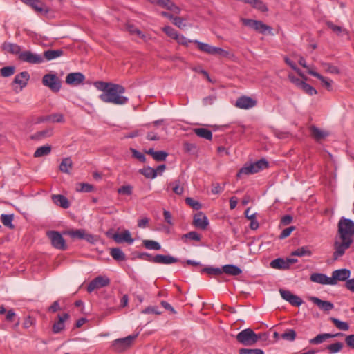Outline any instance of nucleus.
<instances>
[{"instance_id":"nucleus-1","label":"nucleus","mask_w":354,"mask_h":354,"mask_svg":"<svg viewBox=\"0 0 354 354\" xmlns=\"http://www.w3.org/2000/svg\"><path fill=\"white\" fill-rule=\"evenodd\" d=\"M125 88L118 84L113 83L106 93H102L99 98L103 102L110 103L115 105H124L129 102V98L124 96Z\"/></svg>"},{"instance_id":"nucleus-2","label":"nucleus","mask_w":354,"mask_h":354,"mask_svg":"<svg viewBox=\"0 0 354 354\" xmlns=\"http://www.w3.org/2000/svg\"><path fill=\"white\" fill-rule=\"evenodd\" d=\"M338 234L339 239H352L354 237V222L344 217L341 218L338 222Z\"/></svg>"},{"instance_id":"nucleus-3","label":"nucleus","mask_w":354,"mask_h":354,"mask_svg":"<svg viewBox=\"0 0 354 354\" xmlns=\"http://www.w3.org/2000/svg\"><path fill=\"white\" fill-rule=\"evenodd\" d=\"M265 334H256L251 328H246L239 333L236 340L244 346H250L256 344Z\"/></svg>"},{"instance_id":"nucleus-4","label":"nucleus","mask_w":354,"mask_h":354,"mask_svg":"<svg viewBox=\"0 0 354 354\" xmlns=\"http://www.w3.org/2000/svg\"><path fill=\"white\" fill-rule=\"evenodd\" d=\"M268 167V161L262 158L254 163L243 167L237 173V178H240L243 175L252 174L266 169Z\"/></svg>"},{"instance_id":"nucleus-5","label":"nucleus","mask_w":354,"mask_h":354,"mask_svg":"<svg viewBox=\"0 0 354 354\" xmlns=\"http://www.w3.org/2000/svg\"><path fill=\"white\" fill-rule=\"evenodd\" d=\"M241 21L243 25L249 27L261 34L272 33V28L261 21L241 18Z\"/></svg>"},{"instance_id":"nucleus-6","label":"nucleus","mask_w":354,"mask_h":354,"mask_svg":"<svg viewBox=\"0 0 354 354\" xmlns=\"http://www.w3.org/2000/svg\"><path fill=\"white\" fill-rule=\"evenodd\" d=\"M193 43L197 45L198 48L201 51L211 55H220L221 57H225L229 55V53L227 50L220 47L213 46L198 40H194Z\"/></svg>"},{"instance_id":"nucleus-7","label":"nucleus","mask_w":354,"mask_h":354,"mask_svg":"<svg viewBox=\"0 0 354 354\" xmlns=\"http://www.w3.org/2000/svg\"><path fill=\"white\" fill-rule=\"evenodd\" d=\"M138 335H129L124 338L117 339L112 342V349L117 353H122L129 348Z\"/></svg>"},{"instance_id":"nucleus-8","label":"nucleus","mask_w":354,"mask_h":354,"mask_svg":"<svg viewBox=\"0 0 354 354\" xmlns=\"http://www.w3.org/2000/svg\"><path fill=\"white\" fill-rule=\"evenodd\" d=\"M42 84L53 92L57 93L62 87V82L56 74L47 73L42 78Z\"/></svg>"},{"instance_id":"nucleus-9","label":"nucleus","mask_w":354,"mask_h":354,"mask_svg":"<svg viewBox=\"0 0 354 354\" xmlns=\"http://www.w3.org/2000/svg\"><path fill=\"white\" fill-rule=\"evenodd\" d=\"M353 242V241L352 239H340V241L336 239L334 243L335 252L333 253V259L337 260L339 257L343 256L345 251L350 248Z\"/></svg>"},{"instance_id":"nucleus-10","label":"nucleus","mask_w":354,"mask_h":354,"mask_svg":"<svg viewBox=\"0 0 354 354\" xmlns=\"http://www.w3.org/2000/svg\"><path fill=\"white\" fill-rule=\"evenodd\" d=\"M18 59L21 62L32 64H41L44 61L43 57L41 55L33 53L30 50L21 52L19 55Z\"/></svg>"},{"instance_id":"nucleus-11","label":"nucleus","mask_w":354,"mask_h":354,"mask_svg":"<svg viewBox=\"0 0 354 354\" xmlns=\"http://www.w3.org/2000/svg\"><path fill=\"white\" fill-rule=\"evenodd\" d=\"M48 236L53 247L57 249L65 250L67 248L65 240L60 233L56 231L48 232Z\"/></svg>"},{"instance_id":"nucleus-12","label":"nucleus","mask_w":354,"mask_h":354,"mask_svg":"<svg viewBox=\"0 0 354 354\" xmlns=\"http://www.w3.org/2000/svg\"><path fill=\"white\" fill-rule=\"evenodd\" d=\"M110 284V279L104 276H97L93 279L87 286V291L92 292L95 289L107 286Z\"/></svg>"},{"instance_id":"nucleus-13","label":"nucleus","mask_w":354,"mask_h":354,"mask_svg":"<svg viewBox=\"0 0 354 354\" xmlns=\"http://www.w3.org/2000/svg\"><path fill=\"white\" fill-rule=\"evenodd\" d=\"M351 275V271L348 269L343 268L336 270L332 272L330 282L332 285H335L338 281H344L348 280Z\"/></svg>"},{"instance_id":"nucleus-14","label":"nucleus","mask_w":354,"mask_h":354,"mask_svg":"<svg viewBox=\"0 0 354 354\" xmlns=\"http://www.w3.org/2000/svg\"><path fill=\"white\" fill-rule=\"evenodd\" d=\"M257 105V101L253 98L243 95L239 97L235 103V106L241 109H249Z\"/></svg>"},{"instance_id":"nucleus-15","label":"nucleus","mask_w":354,"mask_h":354,"mask_svg":"<svg viewBox=\"0 0 354 354\" xmlns=\"http://www.w3.org/2000/svg\"><path fill=\"white\" fill-rule=\"evenodd\" d=\"M24 3L31 7L37 12L46 14L49 12V9L45 4L39 0H20Z\"/></svg>"},{"instance_id":"nucleus-16","label":"nucleus","mask_w":354,"mask_h":354,"mask_svg":"<svg viewBox=\"0 0 354 354\" xmlns=\"http://www.w3.org/2000/svg\"><path fill=\"white\" fill-rule=\"evenodd\" d=\"M193 225L196 228L205 230L209 225L207 217L202 212H198L194 216Z\"/></svg>"},{"instance_id":"nucleus-17","label":"nucleus","mask_w":354,"mask_h":354,"mask_svg":"<svg viewBox=\"0 0 354 354\" xmlns=\"http://www.w3.org/2000/svg\"><path fill=\"white\" fill-rule=\"evenodd\" d=\"M85 76L80 72L71 73L66 77V83L69 85L77 86L84 82Z\"/></svg>"},{"instance_id":"nucleus-18","label":"nucleus","mask_w":354,"mask_h":354,"mask_svg":"<svg viewBox=\"0 0 354 354\" xmlns=\"http://www.w3.org/2000/svg\"><path fill=\"white\" fill-rule=\"evenodd\" d=\"M310 300L317 306L321 310L328 312L333 309L334 305L332 302L328 301H324L316 297H310Z\"/></svg>"},{"instance_id":"nucleus-19","label":"nucleus","mask_w":354,"mask_h":354,"mask_svg":"<svg viewBox=\"0 0 354 354\" xmlns=\"http://www.w3.org/2000/svg\"><path fill=\"white\" fill-rule=\"evenodd\" d=\"M179 260L170 255L156 254L154 256L153 263L169 265L178 262Z\"/></svg>"},{"instance_id":"nucleus-20","label":"nucleus","mask_w":354,"mask_h":354,"mask_svg":"<svg viewBox=\"0 0 354 354\" xmlns=\"http://www.w3.org/2000/svg\"><path fill=\"white\" fill-rule=\"evenodd\" d=\"M30 79V75L27 71H23L15 75L12 84H19L20 89L24 88Z\"/></svg>"},{"instance_id":"nucleus-21","label":"nucleus","mask_w":354,"mask_h":354,"mask_svg":"<svg viewBox=\"0 0 354 354\" xmlns=\"http://www.w3.org/2000/svg\"><path fill=\"white\" fill-rule=\"evenodd\" d=\"M113 239L117 243H122L126 242L129 244H131L133 242V239L131 238V234L128 230H124L122 233H115L113 236Z\"/></svg>"},{"instance_id":"nucleus-22","label":"nucleus","mask_w":354,"mask_h":354,"mask_svg":"<svg viewBox=\"0 0 354 354\" xmlns=\"http://www.w3.org/2000/svg\"><path fill=\"white\" fill-rule=\"evenodd\" d=\"M69 318L68 313H64L62 315H58V321L55 322L53 325V332L55 334L59 333L64 329V322Z\"/></svg>"},{"instance_id":"nucleus-23","label":"nucleus","mask_w":354,"mask_h":354,"mask_svg":"<svg viewBox=\"0 0 354 354\" xmlns=\"http://www.w3.org/2000/svg\"><path fill=\"white\" fill-rule=\"evenodd\" d=\"M310 279L315 283L332 285L330 282L331 277H328L324 274L313 273L310 275Z\"/></svg>"},{"instance_id":"nucleus-24","label":"nucleus","mask_w":354,"mask_h":354,"mask_svg":"<svg viewBox=\"0 0 354 354\" xmlns=\"http://www.w3.org/2000/svg\"><path fill=\"white\" fill-rule=\"evenodd\" d=\"M52 201L55 204L64 209H67L70 206V203L68 198L62 194H53L52 196Z\"/></svg>"},{"instance_id":"nucleus-25","label":"nucleus","mask_w":354,"mask_h":354,"mask_svg":"<svg viewBox=\"0 0 354 354\" xmlns=\"http://www.w3.org/2000/svg\"><path fill=\"white\" fill-rule=\"evenodd\" d=\"M2 49L12 55H19L21 52V46L18 44L4 42L2 45Z\"/></svg>"},{"instance_id":"nucleus-26","label":"nucleus","mask_w":354,"mask_h":354,"mask_svg":"<svg viewBox=\"0 0 354 354\" xmlns=\"http://www.w3.org/2000/svg\"><path fill=\"white\" fill-rule=\"evenodd\" d=\"M308 73L313 77L318 78L328 91H330L332 89V80L324 77L313 70H308Z\"/></svg>"},{"instance_id":"nucleus-27","label":"nucleus","mask_w":354,"mask_h":354,"mask_svg":"<svg viewBox=\"0 0 354 354\" xmlns=\"http://www.w3.org/2000/svg\"><path fill=\"white\" fill-rule=\"evenodd\" d=\"M64 55V50L62 49H49L44 52V57L47 61H50Z\"/></svg>"},{"instance_id":"nucleus-28","label":"nucleus","mask_w":354,"mask_h":354,"mask_svg":"<svg viewBox=\"0 0 354 354\" xmlns=\"http://www.w3.org/2000/svg\"><path fill=\"white\" fill-rule=\"evenodd\" d=\"M242 272V270L236 266L234 265H225L222 267V274L225 273L231 276H237Z\"/></svg>"},{"instance_id":"nucleus-29","label":"nucleus","mask_w":354,"mask_h":354,"mask_svg":"<svg viewBox=\"0 0 354 354\" xmlns=\"http://www.w3.org/2000/svg\"><path fill=\"white\" fill-rule=\"evenodd\" d=\"M270 266L274 269L286 270L288 269V262L282 258L274 259L270 263Z\"/></svg>"},{"instance_id":"nucleus-30","label":"nucleus","mask_w":354,"mask_h":354,"mask_svg":"<svg viewBox=\"0 0 354 354\" xmlns=\"http://www.w3.org/2000/svg\"><path fill=\"white\" fill-rule=\"evenodd\" d=\"M250 207L247 208L245 211L244 214L245 217L250 221V229L254 230H257L259 225L258 221L256 220V213L250 214Z\"/></svg>"},{"instance_id":"nucleus-31","label":"nucleus","mask_w":354,"mask_h":354,"mask_svg":"<svg viewBox=\"0 0 354 354\" xmlns=\"http://www.w3.org/2000/svg\"><path fill=\"white\" fill-rule=\"evenodd\" d=\"M52 147L50 145H46L37 149L34 153L35 158H39L48 155L51 151Z\"/></svg>"},{"instance_id":"nucleus-32","label":"nucleus","mask_w":354,"mask_h":354,"mask_svg":"<svg viewBox=\"0 0 354 354\" xmlns=\"http://www.w3.org/2000/svg\"><path fill=\"white\" fill-rule=\"evenodd\" d=\"M326 24L328 28L331 29L337 35H341L342 34L348 35V31L345 28L334 24L332 21H327Z\"/></svg>"},{"instance_id":"nucleus-33","label":"nucleus","mask_w":354,"mask_h":354,"mask_svg":"<svg viewBox=\"0 0 354 354\" xmlns=\"http://www.w3.org/2000/svg\"><path fill=\"white\" fill-rule=\"evenodd\" d=\"M110 254L113 258V259L118 261H122L126 259L124 253L119 248H112L111 250Z\"/></svg>"},{"instance_id":"nucleus-34","label":"nucleus","mask_w":354,"mask_h":354,"mask_svg":"<svg viewBox=\"0 0 354 354\" xmlns=\"http://www.w3.org/2000/svg\"><path fill=\"white\" fill-rule=\"evenodd\" d=\"M201 239V235L196 232L192 231L187 234H183L181 236V240L184 243H187L188 240H192L196 241H200Z\"/></svg>"},{"instance_id":"nucleus-35","label":"nucleus","mask_w":354,"mask_h":354,"mask_svg":"<svg viewBox=\"0 0 354 354\" xmlns=\"http://www.w3.org/2000/svg\"><path fill=\"white\" fill-rule=\"evenodd\" d=\"M73 162L70 158H65L62 160L60 165L59 170L62 172L68 174L69 170L72 168Z\"/></svg>"},{"instance_id":"nucleus-36","label":"nucleus","mask_w":354,"mask_h":354,"mask_svg":"<svg viewBox=\"0 0 354 354\" xmlns=\"http://www.w3.org/2000/svg\"><path fill=\"white\" fill-rule=\"evenodd\" d=\"M139 172L147 178L153 179L157 176V170H155V169L150 167L141 169L139 170Z\"/></svg>"},{"instance_id":"nucleus-37","label":"nucleus","mask_w":354,"mask_h":354,"mask_svg":"<svg viewBox=\"0 0 354 354\" xmlns=\"http://www.w3.org/2000/svg\"><path fill=\"white\" fill-rule=\"evenodd\" d=\"M312 254L311 250L309 249L308 246H304L299 248L296 250L293 251L291 253V255L292 256H298V257H304V256H308L310 257Z\"/></svg>"},{"instance_id":"nucleus-38","label":"nucleus","mask_w":354,"mask_h":354,"mask_svg":"<svg viewBox=\"0 0 354 354\" xmlns=\"http://www.w3.org/2000/svg\"><path fill=\"white\" fill-rule=\"evenodd\" d=\"M151 4L158 5L161 8H166L169 10L174 2L171 0H147Z\"/></svg>"},{"instance_id":"nucleus-39","label":"nucleus","mask_w":354,"mask_h":354,"mask_svg":"<svg viewBox=\"0 0 354 354\" xmlns=\"http://www.w3.org/2000/svg\"><path fill=\"white\" fill-rule=\"evenodd\" d=\"M330 320L339 330L343 331H348L349 330V324L347 322L340 321L339 319L335 317H330Z\"/></svg>"},{"instance_id":"nucleus-40","label":"nucleus","mask_w":354,"mask_h":354,"mask_svg":"<svg viewBox=\"0 0 354 354\" xmlns=\"http://www.w3.org/2000/svg\"><path fill=\"white\" fill-rule=\"evenodd\" d=\"M168 186L172 187L173 192L177 195H181L184 192V188L181 186V183L179 179L169 183Z\"/></svg>"},{"instance_id":"nucleus-41","label":"nucleus","mask_w":354,"mask_h":354,"mask_svg":"<svg viewBox=\"0 0 354 354\" xmlns=\"http://www.w3.org/2000/svg\"><path fill=\"white\" fill-rule=\"evenodd\" d=\"M329 338H330V333L319 334L315 337L310 339L309 343L310 344H319Z\"/></svg>"},{"instance_id":"nucleus-42","label":"nucleus","mask_w":354,"mask_h":354,"mask_svg":"<svg viewBox=\"0 0 354 354\" xmlns=\"http://www.w3.org/2000/svg\"><path fill=\"white\" fill-rule=\"evenodd\" d=\"M14 219L13 214H2L1 221L2 223L9 229H14L15 225L12 224Z\"/></svg>"},{"instance_id":"nucleus-43","label":"nucleus","mask_w":354,"mask_h":354,"mask_svg":"<svg viewBox=\"0 0 354 354\" xmlns=\"http://www.w3.org/2000/svg\"><path fill=\"white\" fill-rule=\"evenodd\" d=\"M143 245L149 250H159L161 249L160 243L153 240H144L142 241Z\"/></svg>"},{"instance_id":"nucleus-44","label":"nucleus","mask_w":354,"mask_h":354,"mask_svg":"<svg viewBox=\"0 0 354 354\" xmlns=\"http://www.w3.org/2000/svg\"><path fill=\"white\" fill-rule=\"evenodd\" d=\"M201 272H205L209 276H220L222 274V268L206 267L203 268Z\"/></svg>"},{"instance_id":"nucleus-45","label":"nucleus","mask_w":354,"mask_h":354,"mask_svg":"<svg viewBox=\"0 0 354 354\" xmlns=\"http://www.w3.org/2000/svg\"><path fill=\"white\" fill-rule=\"evenodd\" d=\"M297 333L293 329H287L281 335V337L286 341L292 342L295 339Z\"/></svg>"},{"instance_id":"nucleus-46","label":"nucleus","mask_w":354,"mask_h":354,"mask_svg":"<svg viewBox=\"0 0 354 354\" xmlns=\"http://www.w3.org/2000/svg\"><path fill=\"white\" fill-rule=\"evenodd\" d=\"M112 84L111 82L97 81L94 83V85L97 90L102 91V93H106Z\"/></svg>"},{"instance_id":"nucleus-47","label":"nucleus","mask_w":354,"mask_h":354,"mask_svg":"<svg viewBox=\"0 0 354 354\" xmlns=\"http://www.w3.org/2000/svg\"><path fill=\"white\" fill-rule=\"evenodd\" d=\"M85 234L86 231L84 229H77L75 230H69L67 232V234H68L71 238H76L78 239H83Z\"/></svg>"},{"instance_id":"nucleus-48","label":"nucleus","mask_w":354,"mask_h":354,"mask_svg":"<svg viewBox=\"0 0 354 354\" xmlns=\"http://www.w3.org/2000/svg\"><path fill=\"white\" fill-rule=\"evenodd\" d=\"M342 348L343 344L339 342L329 344L326 346V349L330 354L338 353L342 349Z\"/></svg>"},{"instance_id":"nucleus-49","label":"nucleus","mask_w":354,"mask_h":354,"mask_svg":"<svg viewBox=\"0 0 354 354\" xmlns=\"http://www.w3.org/2000/svg\"><path fill=\"white\" fill-rule=\"evenodd\" d=\"M126 29L131 35L136 34L140 38L145 37V35L142 31L138 29L133 24H127L126 25Z\"/></svg>"},{"instance_id":"nucleus-50","label":"nucleus","mask_w":354,"mask_h":354,"mask_svg":"<svg viewBox=\"0 0 354 354\" xmlns=\"http://www.w3.org/2000/svg\"><path fill=\"white\" fill-rule=\"evenodd\" d=\"M15 72V67L13 66H5L1 68L0 73L2 77H8L12 76Z\"/></svg>"},{"instance_id":"nucleus-51","label":"nucleus","mask_w":354,"mask_h":354,"mask_svg":"<svg viewBox=\"0 0 354 354\" xmlns=\"http://www.w3.org/2000/svg\"><path fill=\"white\" fill-rule=\"evenodd\" d=\"M300 89H301L304 93L309 95H314L317 93V90L314 87L306 83L305 82L301 84Z\"/></svg>"},{"instance_id":"nucleus-52","label":"nucleus","mask_w":354,"mask_h":354,"mask_svg":"<svg viewBox=\"0 0 354 354\" xmlns=\"http://www.w3.org/2000/svg\"><path fill=\"white\" fill-rule=\"evenodd\" d=\"M77 191L82 192H91L93 190V186L88 183H81L77 185Z\"/></svg>"},{"instance_id":"nucleus-53","label":"nucleus","mask_w":354,"mask_h":354,"mask_svg":"<svg viewBox=\"0 0 354 354\" xmlns=\"http://www.w3.org/2000/svg\"><path fill=\"white\" fill-rule=\"evenodd\" d=\"M251 6L262 12H265L268 10L266 4L261 0H255Z\"/></svg>"},{"instance_id":"nucleus-54","label":"nucleus","mask_w":354,"mask_h":354,"mask_svg":"<svg viewBox=\"0 0 354 354\" xmlns=\"http://www.w3.org/2000/svg\"><path fill=\"white\" fill-rule=\"evenodd\" d=\"M162 31L169 37L176 39L178 37V33L177 31L169 26H165L162 28Z\"/></svg>"},{"instance_id":"nucleus-55","label":"nucleus","mask_w":354,"mask_h":354,"mask_svg":"<svg viewBox=\"0 0 354 354\" xmlns=\"http://www.w3.org/2000/svg\"><path fill=\"white\" fill-rule=\"evenodd\" d=\"M185 203L194 210H198L202 207L201 204L198 201H195L190 197L185 198Z\"/></svg>"},{"instance_id":"nucleus-56","label":"nucleus","mask_w":354,"mask_h":354,"mask_svg":"<svg viewBox=\"0 0 354 354\" xmlns=\"http://www.w3.org/2000/svg\"><path fill=\"white\" fill-rule=\"evenodd\" d=\"M153 127H161L160 130L167 131L169 130V124L166 123V121L163 119L154 121L151 123Z\"/></svg>"},{"instance_id":"nucleus-57","label":"nucleus","mask_w":354,"mask_h":354,"mask_svg":"<svg viewBox=\"0 0 354 354\" xmlns=\"http://www.w3.org/2000/svg\"><path fill=\"white\" fill-rule=\"evenodd\" d=\"M285 62L291 68H292L293 70L296 71L298 74L303 78L305 80H307V77L306 76H304V75L301 74L300 70L297 67V65L295 62H293L292 60H290L288 57H286L285 59Z\"/></svg>"},{"instance_id":"nucleus-58","label":"nucleus","mask_w":354,"mask_h":354,"mask_svg":"<svg viewBox=\"0 0 354 354\" xmlns=\"http://www.w3.org/2000/svg\"><path fill=\"white\" fill-rule=\"evenodd\" d=\"M133 187L130 185L121 186L118 189V193L120 194L129 196L132 194Z\"/></svg>"},{"instance_id":"nucleus-59","label":"nucleus","mask_w":354,"mask_h":354,"mask_svg":"<svg viewBox=\"0 0 354 354\" xmlns=\"http://www.w3.org/2000/svg\"><path fill=\"white\" fill-rule=\"evenodd\" d=\"M239 354H264V352L259 348H241L239 350Z\"/></svg>"},{"instance_id":"nucleus-60","label":"nucleus","mask_w":354,"mask_h":354,"mask_svg":"<svg viewBox=\"0 0 354 354\" xmlns=\"http://www.w3.org/2000/svg\"><path fill=\"white\" fill-rule=\"evenodd\" d=\"M322 65L325 67L326 71L328 73L333 74L339 73V69L337 66H333L330 63H324Z\"/></svg>"},{"instance_id":"nucleus-61","label":"nucleus","mask_w":354,"mask_h":354,"mask_svg":"<svg viewBox=\"0 0 354 354\" xmlns=\"http://www.w3.org/2000/svg\"><path fill=\"white\" fill-rule=\"evenodd\" d=\"M168 153L164 151H156L153 156V159L156 161H164L167 157Z\"/></svg>"},{"instance_id":"nucleus-62","label":"nucleus","mask_w":354,"mask_h":354,"mask_svg":"<svg viewBox=\"0 0 354 354\" xmlns=\"http://www.w3.org/2000/svg\"><path fill=\"white\" fill-rule=\"evenodd\" d=\"M130 150L132 152V156L133 158L138 159L141 162H145L146 158L143 153L139 152L138 151L133 148H131Z\"/></svg>"},{"instance_id":"nucleus-63","label":"nucleus","mask_w":354,"mask_h":354,"mask_svg":"<svg viewBox=\"0 0 354 354\" xmlns=\"http://www.w3.org/2000/svg\"><path fill=\"white\" fill-rule=\"evenodd\" d=\"M175 40H176L179 44H181V45H183L185 46H188L189 43H192L194 41V40L192 41V40L188 39L185 36H183L182 35H179V34L178 35V37L176 38Z\"/></svg>"},{"instance_id":"nucleus-64","label":"nucleus","mask_w":354,"mask_h":354,"mask_svg":"<svg viewBox=\"0 0 354 354\" xmlns=\"http://www.w3.org/2000/svg\"><path fill=\"white\" fill-rule=\"evenodd\" d=\"M345 343L351 349H354V334L346 335Z\"/></svg>"}]
</instances>
